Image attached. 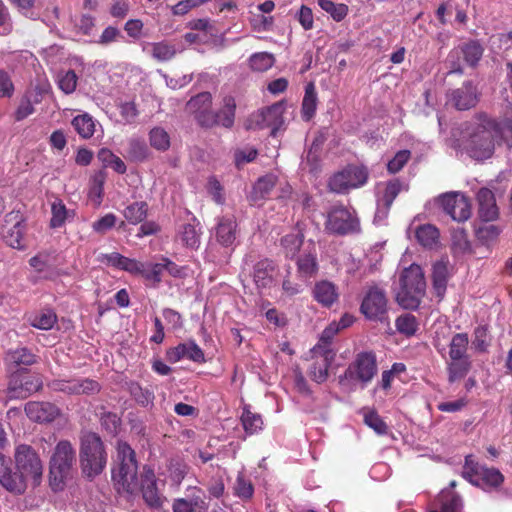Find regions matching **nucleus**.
<instances>
[{
  "label": "nucleus",
  "instance_id": "nucleus-51",
  "mask_svg": "<svg viewBox=\"0 0 512 512\" xmlns=\"http://www.w3.org/2000/svg\"><path fill=\"white\" fill-rule=\"evenodd\" d=\"M276 185V177L274 175H265L258 179L253 188L255 199H264L269 196Z\"/></svg>",
  "mask_w": 512,
  "mask_h": 512
},
{
  "label": "nucleus",
  "instance_id": "nucleus-24",
  "mask_svg": "<svg viewBox=\"0 0 512 512\" xmlns=\"http://www.w3.org/2000/svg\"><path fill=\"white\" fill-rule=\"evenodd\" d=\"M449 261L441 259L433 264L432 268V290L435 296L441 301L446 293L449 279Z\"/></svg>",
  "mask_w": 512,
  "mask_h": 512
},
{
  "label": "nucleus",
  "instance_id": "nucleus-5",
  "mask_svg": "<svg viewBox=\"0 0 512 512\" xmlns=\"http://www.w3.org/2000/svg\"><path fill=\"white\" fill-rule=\"evenodd\" d=\"M360 312L367 320L381 323L388 322L386 292L376 285L368 287L360 305Z\"/></svg>",
  "mask_w": 512,
  "mask_h": 512
},
{
  "label": "nucleus",
  "instance_id": "nucleus-28",
  "mask_svg": "<svg viewBox=\"0 0 512 512\" xmlns=\"http://www.w3.org/2000/svg\"><path fill=\"white\" fill-rule=\"evenodd\" d=\"M462 508V500L450 489H443L434 506L429 512H459Z\"/></svg>",
  "mask_w": 512,
  "mask_h": 512
},
{
  "label": "nucleus",
  "instance_id": "nucleus-59",
  "mask_svg": "<svg viewBox=\"0 0 512 512\" xmlns=\"http://www.w3.org/2000/svg\"><path fill=\"white\" fill-rule=\"evenodd\" d=\"M490 341L491 338L487 326L480 325L475 328L473 345L478 352H486Z\"/></svg>",
  "mask_w": 512,
  "mask_h": 512
},
{
  "label": "nucleus",
  "instance_id": "nucleus-26",
  "mask_svg": "<svg viewBox=\"0 0 512 512\" xmlns=\"http://www.w3.org/2000/svg\"><path fill=\"white\" fill-rule=\"evenodd\" d=\"M477 200L479 203V217L483 221L490 222L498 217L499 213L495 196L490 189L481 188L477 193Z\"/></svg>",
  "mask_w": 512,
  "mask_h": 512
},
{
  "label": "nucleus",
  "instance_id": "nucleus-14",
  "mask_svg": "<svg viewBox=\"0 0 512 512\" xmlns=\"http://www.w3.org/2000/svg\"><path fill=\"white\" fill-rule=\"evenodd\" d=\"M112 479L119 492L135 493L138 488L137 463L118 464L112 471Z\"/></svg>",
  "mask_w": 512,
  "mask_h": 512
},
{
  "label": "nucleus",
  "instance_id": "nucleus-36",
  "mask_svg": "<svg viewBox=\"0 0 512 512\" xmlns=\"http://www.w3.org/2000/svg\"><path fill=\"white\" fill-rule=\"evenodd\" d=\"M317 93L314 83L310 82L305 87V94L302 100L301 116L304 121H310L317 109Z\"/></svg>",
  "mask_w": 512,
  "mask_h": 512
},
{
  "label": "nucleus",
  "instance_id": "nucleus-49",
  "mask_svg": "<svg viewBox=\"0 0 512 512\" xmlns=\"http://www.w3.org/2000/svg\"><path fill=\"white\" fill-rule=\"evenodd\" d=\"M322 10L328 13L333 20L340 22L348 14V6L343 3H334L331 0H317Z\"/></svg>",
  "mask_w": 512,
  "mask_h": 512
},
{
  "label": "nucleus",
  "instance_id": "nucleus-19",
  "mask_svg": "<svg viewBox=\"0 0 512 512\" xmlns=\"http://www.w3.org/2000/svg\"><path fill=\"white\" fill-rule=\"evenodd\" d=\"M450 100L458 110H468L478 102L477 89L471 81L464 82L460 88L451 92Z\"/></svg>",
  "mask_w": 512,
  "mask_h": 512
},
{
  "label": "nucleus",
  "instance_id": "nucleus-39",
  "mask_svg": "<svg viewBox=\"0 0 512 512\" xmlns=\"http://www.w3.org/2000/svg\"><path fill=\"white\" fill-rule=\"evenodd\" d=\"M148 215V204L145 201H136L125 207L123 216L128 223L137 225L142 223Z\"/></svg>",
  "mask_w": 512,
  "mask_h": 512
},
{
  "label": "nucleus",
  "instance_id": "nucleus-21",
  "mask_svg": "<svg viewBox=\"0 0 512 512\" xmlns=\"http://www.w3.org/2000/svg\"><path fill=\"white\" fill-rule=\"evenodd\" d=\"M141 490L145 502L153 508H159L162 505L163 498L156 487L154 471L150 468H144L141 476Z\"/></svg>",
  "mask_w": 512,
  "mask_h": 512
},
{
  "label": "nucleus",
  "instance_id": "nucleus-48",
  "mask_svg": "<svg viewBox=\"0 0 512 512\" xmlns=\"http://www.w3.org/2000/svg\"><path fill=\"white\" fill-rule=\"evenodd\" d=\"M126 157L132 162H142L148 157V147L143 140L131 139L128 142Z\"/></svg>",
  "mask_w": 512,
  "mask_h": 512
},
{
  "label": "nucleus",
  "instance_id": "nucleus-7",
  "mask_svg": "<svg viewBox=\"0 0 512 512\" xmlns=\"http://www.w3.org/2000/svg\"><path fill=\"white\" fill-rule=\"evenodd\" d=\"M75 462V451L68 441H60L50 462L51 485L58 486L69 474Z\"/></svg>",
  "mask_w": 512,
  "mask_h": 512
},
{
  "label": "nucleus",
  "instance_id": "nucleus-18",
  "mask_svg": "<svg viewBox=\"0 0 512 512\" xmlns=\"http://www.w3.org/2000/svg\"><path fill=\"white\" fill-rule=\"evenodd\" d=\"M54 388L64 393L77 395H93L98 393L101 389L97 381L89 378L59 380L54 383Z\"/></svg>",
  "mask_w": 512,
  "mask_h": 512
},
{
  "label": "nucleus",
  "instance_id": "nucleus-2",
  "mask_svg": "<svg viewBox=\"0 0 512 512\" xmlns=\"http://www.w3.org/2000/svg\"><path fill=\"white\" fill-rule=\"evenodd\" d=\"M79 457L82 471L87 477H95L104 470L107 454L101 438L96 433L82 432Z\"/></svg>",
  "mask_w": 512,
  "mask_h": 512
},
{
  "label": "nucleus",
  "instance_id": "nucleus-11",
  "mask_svg": "<svg viewBox=\"0 0 512 512\" xmlns=\"http://www.w3.org/2000/svg\"><path fill=\"white\" fill-rule=\"evenodd\" d=\"M439 205L454 221L464 222L471 216L469 198L461 192H447L439 196Z\"/></svg>",
  "mask_w": 512,
  "mask_h": 512
},
{
  "label": "nucleus",
  "instance_id": "nucleus-37",
  "mask_svg": "<svg viewBox=\"0 0 512 512\" xmlns=\"http://www.w3.org/2000/svg\"><path fill=\"white\" fill-rule=\"evenodd\" d=\"M201 491L197 488H192V494L188 498H178L174 500V512H193L195 508H200L204 505Z\"/></svg>",
  "mask_w": 512,
  "mask_h": 512
},
{
  "label": "nucleus",
  "instance_id": "nucleus-1",
  "mask_svg": "<svg viewBox=\"0 0 512 512\" xmlns=\"http://www.w3.org/2000/svg\"><path fill=\"white\" fill-rule=\"evenodd\" d=\"M426 291V281L422 268L411 264L400 275V290L396 300L405 309H417Z\"/></svg>",
  "mask_w": 512,
  "mask_h": 512
},
{
  "label": "nucleus",
  "instance_id": "nucleus-63",
  "mask_svg": "<svg viewBox=\"0 0 512 512\" xmlns=\"http://www.w3.org/2000/svg\"><path fill=\"white\" fill-rule=\"evenodd\" d=\"M78 77L74 70H69L59 77V88L65 93L70 94L75 91L77 87Z\"/></svg>",
  "mask_w": 512,
  "mask_h": 512
},
{
  "label": "nucleus",
  "instance_id": "nucleus-13",
  "mask_svg": "<svg viewBox=\"0 0 512 512\" xmlns=\"http://www.w3.org/2000/svg\"><path fill=\"white\" fill-rule=\"evenodd\" d=\"M277 275L278 266L269 258L257 261L251 273L253 282L258 290L271 288L276 281Z\"/></svg>",
  "mask_w": 512,
  "mask_h": 512
},
{
  "label": "nucleus",
  "instance_id": "nucleus-44",
  "mask_svg": "<svg viewBox=\"0 0 512 512\" xmlns=\"http://www.w3.org/2000/svg\"><path fill=\"white\" fill-rule=\"evenodd\" d=\"M24 411L27 416H59V409L50 402H29Z\"/></svg>",
  "mask_w": 512,
  "mask_h": 512
},
{
  "label": "nucleus",
  "instance_id": "nucleus-62",
  "mask_svg": "<svg viewBox=\"0 0 512 512\" xmlns=\"http://www.w3.org/2000/svg\"><path fill=\"white\" fill-rule=\"evenodd\" d=\"M117 461L119 464H134L137 463L135 459V452L132 448L123 441L117 443Z\"/></svg>",
  "mask_w": 512,
  "mask_h": 512
},
{
  "label": "nucleus",
  "instance_id": "nucleus-43",
  "mask_svg": "<svg viewBox=\"0 0 512 512\" xmlns=\"http://www.w3.org/2000/svg\"><path fill=\"white\" fill-rule=\"evenodd\" d=\"M98 160L103 164L104 167H111L115 172L119 174L126 173L127 167L123 160L116 156L110 149L101 148L97 153Z\"/></svg>",
  "mask_w": 512,
  "mask_h": 512
},
{
  "label": "nucleus",
  "instance_id": "nucleus-60",
  "mask_svg": "<svg viewBox=\"0 0 512 512\" xmlns=\"http://www.w3.org/2000/svg\"><path fill=\"white\" fill-rule=\"evenodd\" d=\"M116 222V215L113 213H107L92 223V229L94 232L104 235L116 225Z\"/></svg>",
  "mask_w": 512,
  "mask_h": 512
},
{
  "label": "nucleus",
  "instance_id": "nucleus-64",
  "mask_svg": "<svg viewBox=\"0 0 512 512\" xmlns=\"http://www.w3.org/2000/svg\"><path fill=\"white\" fill-rule=\"evenodd\" d=\"M153 57L159 61L170 60L175 55L173 46L165 42L154 43L152 47Z\"/></svg>",
  "mask_w": 512,
  "mask_h": 512
},
{
  "label": "nucleus",
  "instance_id": "nucleus-45",
  "mask_svg": "<svg viewBox=\"0 0 512 512\" xmlns=\"http://www.w3.org/2000/svg\"><path fill=\"white\" fill-rule=\"evenodd\" d=\"M471 368V361L469 358H462L459 360H450L447 366L449 382H455L466 376Z\"/></svg>",
  "mask_w": 512,
  "mask_h": 512
},
{
  "label": "nucleus",
  "instance_id": "nucleus-12",
  "mask_svg": "<svg viewBox=\"0 0 512 512\" xmlns=\"http://www.w3.org/2000/svg\"><path fill=\"white\" fill-rule=\"evenodd\" d=\"M187 110L194 116L197 124L205 129L212 123V95L210 92H201L192 97L186 105Z\"/></svg>",
  "mask_w": 512,
  "mask_h": 512
},
{
  "label": "nucleus",
  "instance_id": "nucleus-30",
  "mask_svg": "<svg viewBox=\"0 0 512 512\" xmlns=\"http://www.w3.org/2000/svg\"><path fill=\"white\" fill-rule=\"evenodd\" d=\"M74 216L75 212L73 210H68L61 199L55 198L54 201L51 202L50 228H61L65 225L67 220L73 219Z\"/></svg>",
  "mask_w": 512,
  "mask_h": 512
},
{
  "label": "nucleus",
  "instance_id": "nucleus-38",
  "mask_svg": "<svg viewBox=\"0 0 512 512\" xmlns=\"http://www.w3.org/2000/svg\"><path fill=\"white\" fill-rule=\"evenodd\" d=\"M192 220L193 222H197L196 218H193ZM200 235L201 232L196 229L195 223L183 224L178 231V236L182 244L191 249H197L199 247Z\"/></svg>",
  "mask_w": 512,
  "mask_h": 512
},
{
  "label": "nucleus",
  "instance_id": "nucleus-15",
  "mask_svg": "<svg viewBox=\"0 0 512 512\" xmlns=\"http://www.w3.org/2000/svg\"><path fill=\"white\" fill-rule=\"evenodd\" d=\"M236 107L235 98L232 95H225L222 98L219 110L216 112L212 110L210 114L212 123L205 126V129H211L216 126L231 129L235 123Z\"/></svg>",
  "mask_w": 512,
  "mask_h": 512
},
{
  "label": "nucleus",
  "instance_id": "nucleus-23",
  "mask_svg": "<svg viewBox=\"0 0 512 512\" xmlns=\"http://www.w3.org/2000/svg\"><path fill=\"white\" fill-rule=\"evenodd\" d=\"M237 226L233 215L221 217L215 228L217 242L224 247L232 246L237 237Z\"/></svg>",
  "mask_w": 512,
  "mask_h": 512
},
{
  "label": "nucleus",
  "instance_id": "nucleus-34",
  "mask_svg": "<svg viewBox=\"0 0 512 512\" xmlns=\"http://www.w3.org/2000/svg\"><path fill=\"white\" fill-rule=\"evenodd\" d=\"M19 376H14L10 386L8 388V397L9 398H15V397H26L27 394H29L32 391L37 390L41 383L36 379L35 381L33 379H29V377H24L20 380V385L17 386Z\"/></svg>",
  "mask_w": 512,
  "mask_h": 512
},
{
  "label": "nucleus",
  "instance_id": "nucleus-6",
  "mask_svg": "<svg viewBox=\"0 0 512 512\" xmlns=\"http://www.w3.org/2000/svg\"><path fill=\"white\" fill-rule=\"evenodd\" d=\"M494 138V131L488 127L487 119L470 135L466 145L469 155L476 160L490 158L495 150Z\"/></svg>",
  "mask_w": 512,
  "mask_h": 512
},
{
  "label": "nucleus",
  "instance_id": "nucleus-55",
  "mask_svg": "<svg viewBox=\"0 0 512 512\" xmlns=\"http://www.w3.org/2000/svg\"><path fill=\"white\" fill-rule=\"evenodd\" d=\"M404 188L403 183L399 179H392L386 183L382 201L384 206L389 209L396 197L399 195V193Z\"/></svg>",
  "mask_w": 512,
  "mask_h": 512
},
{
  "label": "nucleus",
  "instance_id": "nucleus-17",
  "mask_svg": "<svg viewBox=\"0 0 512 512\" xmlns=\"http://www.w3.org/2000/svg\"><path fill=\"white\" fill-rule=\"evenodd\" d=\"M166 358L171 363H176L184 358L196 363H204L205 356L203 350L194 340L180 343L167 350Z\"/></svg>",
  "mask_w": 512,
  "mask_h": 512
},
{
  "label": "nucleus",
  "instance_id": "nucleus-41",
  "mask_svg": "<svg viewBox=\"0 0 512 512\" xmlns=\"http://www.w3.org/2000/svg\"><path fill=\"white\" fill-rule=\"evenodd\" d=\"M71 124L78 135L83 139H90L95 133V121L88 113L75 116Z\"/></svg>",
  "mask_w": 512,
  "mask_h": 512
},
{
  "label": "nucleus",
  "instance_id": "nucleus-22",
  "mask_svg": "<svg viewBox=\"0 0 512 512\" xmlns=\"http://www.w3.org/2000/svg\"><path fill=\"white\" fill-rule=\"evenodd\" d=\"M4 362L10 370H21L37 362V355L26 347H18L6 352Z\"/></svg>",
  "mask_w": 512,
  "mask_h": 512
},
{
  "label": "nucleus",
  "instance_id": "nucleus-61",
  "mask_svg": "<svg viewBox=\"0 0 512 512\" xmlns=\"http://www.w3.org/2000/svg\"><path fill=\"white\" fill-rule=\"evenodd\" d=\"M128 390L131 396L141 405H147L153 398L150 391L143 389L139 383L134 381L128 384Z\"/></svg>",
  "mask_w": 512,
  "mask_h": 512
},
{
  "label": "nucleus",
  "instance_id": "nucleus-27",
  "mask_svg": "<svg viewBox=\"0 0 512 512\" xmlns=\"http://www.w3.org/2000/svg\"><path fill=\"white\" fill-rule=\"evenodd\" d=\"M313 297L323 307L330 308L338 301V287L331 281L321 280L313 288Z\"/></svg>",
  "mask_w": 512,
  "mask_h": 512
},
{
  "label": "nucleus",
  "instance_id": "nucleus-46",
  "mask_svg": "<svg viewBox=\"0 0 512 512\" xmlns=\"http://www.w3.org/2000/svg\"><path fill=\"white\" fill-rule=\"evenodd\" d=\"M451 241V248L454 253L465 254L472 252L468 234L463 228H457L452 231Z\"/></svg>",
  "mask_w": 512,
  "mask_h": 512
},
{
  "label": "nucleus",
  "instance_id": "nucleus-29",
  "mask_svg": "<svg viewBox=\"0 0 512 512\" xmlns=\"http://www.w3.org/2000/svg\"><path fill=\"white\" fill-rule=\"evenodd\" d=\"M415 238L422 247L434 249L439 244L440 232L432 224H423L416 228Z\"/></svg>",
  "mask_w": 512,
  "mask_h": 512
},
{
  "label": "nucleus",
  "instance_id": "nucleus-40",
  "mask_svg": "<svg viewBox=\"0 0 512 512\" xmlns=\"http://www.w3.org/2000/svg\"><path fill=\"white\" fill-rule=\"evenodd\" d=\"M469 337L467 333H456L449 343L450 360L469 358L467 354Z\"/></svg>",
  "mask_w": 512,
  "mask_h": 512
},
{
  "label": "nucleus",
  "instance_id": "nucleus-47",
  "mask_svg": "<svg viewBox=\"0 0 512 512\" xmlns=\"http://www.w3.org/2000/svg\"><path fill=\"white\" fill-rule=\"evenodd\" d=\"M24 228V225L18 222L4 231L3 238L6 244L15 249H23L25 247Z\"/></svg>",
  "mask_w": 512,
  "mask_h": 512
},
{
  "label": "nucleus",
  "instance_id": "nucleus-10",
  "mask_svg": "<svg viewBox=\"0 0 512 512\" xmlns=\"http://www.w3.org/2000/svg\"><path fill=\"white\" fill-rule=\"evenodd\" d=\"M377 360L373 352H361L345 371V378L363 384L371 382L377 373Z\"/></svg>",
  "mask_w": 512,
  "mask_h": 512
},
{
  "label": "nucleus",
  "instance_id": "nucleus-56",
  "mask_svg": "<svg viewBox=\"0 0 512 512\" xmlns=\"http://www.w3.org/2000/svg\"><path fill=\"white\" fill-rule=\"evenodd\" d=\"M501 229L494 224H484L476 230L477 239L484 245H489L497 240Z\"/></svg>",
  "mask_w": 512,
  "mask_h": 512
},
{
  "label": "nucleus",
  "instance_id": "nucleus-58",
  "mask_svg": "<svg viewBox=\"0 0 512 512\" xmlns=\"http://www.w3.org/2000/svg\"><path fill=\"white\" fill-rule=\"evenodd\" d=\"M411 158V151L403 149L398 151L387 163V170L390 174H396L403 169Z\"/></svg>",
  "mask_w": 512,
  "mask_h": 512
},
{
  "label": "nucleus",
  "instance_id": "nucleus-8",
  "mask_svg": "<svg viewBox=\"0 0 512 512\" xmlns=\"http://www.w3.org/2000/svg\"><path fill=\"white\" fill-rule=\"evenodd\" d=\"M325 228L332 234L347 235L359 232L360 223L355 212L341 205L328 212Z\"/></svg>",
  "mask_w": 512,
  "mask_h": 512
},
{
  "label": "nucleus",
  "instance_id": "nucleus-20",
  "mask_svg": "<svg viewBox=\"0 0 512 512\" xmlns=\"http://www.w3.org/2000/svg\"><path fill=\"white\" fill-rule=\"evenodd\" d=\"M488 127L494 131L498 145L512 149V109L499 120L488 119Z\"/></svg>",
  "mask_w": 512,
  "mask_h": 512
},
{
  "label": "nucleus",
  "instance_id": "nucleus-25",
  "mask_svg": "<svg viewBox=\"0 0 512 512\" xmlns=\"http://www.w3.org/2000/svg\"><path fill=\"white\" fill-rule=\"evenodd\" d=\"M10 467V460L0 453V484L9 492L24 493V484L20 478H15Z\"/></svg>",
  "mask_w": 512,
  "mask_h": 512
},
{
  "label": "nucleus",
  "instance_id": "nucleus-16",
  "mask_svg": "<svg viewBox=\"0 0 512 512\" xmlns=\"http://www.w3.org/2000/svg\"><path fill=\"white\" fill-rule=\"evenodd\" d=\"M314 363L309 370V376L317 383H323L328 377V369L334 360L335 352L333 350H323L321 346H314Z\"/></svg>",
  "mask_w": 512,
  "mask_h": 512
},
{
  "label": "nucleus",
  "instance_id": "nucleus-32",
  "mask_svg": "<svg viewBox=\"0 0 512 512\" xmlns=\"http://www.w3.org/2000/svg\"><path fill=\"white\" fill-rule=\"evenodd\" d=\"M457 47L467 65L470 67L478 65L484 53V48L478 40H469Z\"/></svg>",
  "mask_w": 512,
  "mask_h": 512
},
{
  "label": "nucleus",
  "instance_id": "nucleus-9",
  "mask_svg": "<svg viewBox=\"0 0 512 512\" xmlns=\"http://www.w3.org/2000/svg\"><path fill=\"white\" fill-rule=\"evenodd\" d=\"M368 170L364 166L348 165L335 173L329 180V188L336 193L363 186L368 180Z\"/></svg>",
  "mask_w": 512,
  "mask_h": 512
},
{
  "label": "nucleus",
  "instance_id": "nucleus-52",
  "mask_svg": "<svg viewBox=\"0 0 512 512\" xmlns=\"http://www.w3.org/2000/svg\"><path fill=\"white\" fill-rule=\"evenodd\" d=\"M395 326L399 333L406 336H412L418 330L417 319L412 314H404L399 316L395 321Z\"/></svg>",
  "mask_w": 512,
  "mask_h": 512
},
{
  "label": "nucleus",
  "instance_id": "nucleus-42",
  "mask_svg": "<svg viewBox=\"0 0 512 512\" xmlns=\"http://www.w3.org/2000/svg\"><path fill=\"white\" fill-rule=\"evenodd\" d=\"M304 241V234L301 231L289 233L280 239V245L287 258H294L299 252Z\"/></svg>",
  "mask_w": 512,
  "mask_h": 512
},
{
  "label": "nucleus",
  "instance_id": "nucleus-50",
  "mask_svg": "<svg viewBox=\"0 0 512 512\" xmlns=\"http://www.w3.org/2000/svg\"><path fill=\"white\" fill-rule=\"evenodd\" d=\"M150 145L159 151H166L170 147V136L161 127H154L149 132Z\"/></svg>",
  "mask_w": 512,
  "mask_h": 512
},
{
  "label": "nucleus",
  "instance_id": "nucleus-54",
  "mask_svg": "<svg viewBox=\"0 0 512 512\" xmlns=\"http://www.w3.org/2000/svg\"><path fill=\"white\" fill-rule=\"evenodd\" d=\"M275 59L272 54L260 52L253 54L249 59V65L254 71L263 72L273 66Z\"/></svg>",
  "mask_w": 512,
  "mask_h": 512
},
{
  "label": "nucleus",
  "instance_id": "nucleus-31",
  "mask_svg": "<svg viewBox=\"0 0 512 512\" xmlns=\"http://www.w3.org/2000/svg\"><path fill=\"white\" fill-rule=\"evenodd\" d=\"M106 257L108 263L113 267L134 275H140L143 272V263L136 259L125 257L117 252L110 253Z\"/></svg>",
  "mask_w": 512,
  "mask_h": 512
},
{
  "label": "nucleus",
  "instance_id": "nucleus-57",
  "mask_svg": "<svg viewBox=\"0 0 512 512\" xmlns=\"http://www.w3.org/2000/svg\"><path fill=\"white\" fill-rule=\"evenodd\" d=\"M143 272L140 273L139 276H142L144 279L153 282L155 286L161 283L162 281V272L164 271L162 262L160 263H143Z\"/></svg>",
  "mask_w": 512,
  "mask_h": 512
},
{
  "label": "nucleus",
  "instance_id": "nucleus-4",
  "mask_svg": "<svg viewBox=\"0 0 512 512\" xmlns=\"http://www.w3.org/2000/svg\"><path fill=\"white\" fill-rule=\"evenodd\" d=\"M462 476L471 484L482 489L497 488L503 481L504 476L495 468H488L475 461L472 455L465 457Z\"/></svg>",
  "mask_w": 512,
  "mask_h": 512
},
{
  "label": "nucleus",
  "instance_id": "nucleus-33",
  "mask_svg": "<svg viewBox=\"0 0 512 512\" xmlns=\"http://www.w3.org/2000/svg\"><path fill=\"white\" fill-rule=\"evenodd\" d=\"M283 107L281 104H274L261 110L260 116L263 127L272 129V134L280 128L283 123Z\"/></svg>",
  "mask_w": 512,
  "mask_h": 512
},
{
  "label": "nucleus",
  "instance_id": "nucleus-3",
  "mask_svg": "<svg viewBox=\"0 0 512 512\" xmlns=\"http://www.w3.org/2000/svg\"><path fill=\"white\" fill-rule=\"evenodd\" d=\"M14 458L15 478L22 480L24 491L28 482H31L33 486L39 485L43 474V465L36 452L30 446L22 444L16 447Z\"/></svg>",
  "mask_w": 512,
  "mask_h": 512
},
{
  "label": "nucleus",
  "instance_id": "nucleus-53",
  "mask_svg": "<svg viewBox=\"0 0 512 512\" xmlns=\"http://www.w3.org/2000/svg\"><path fill=\"white\" fill-rule=\"evenodd\" d=\"M57 322V315L52 310H46L35 315L31 321V326L40 330H50Z\"/></svg>",
  "mask_w": 512,
  "mask_h": 512
},
{
  "label": "nucleus",
  "instance_id": "nucleus-35",
  "mask_svg": "<svg viewBox=\"0 0 512 512\" xmlns=\"http://www.w3.org/2000/svg\"><path fill=\"white\" fill-rule=\"evenodd\" d=\"M318 272L316 253H304L297 260L298 276L304 280L314 277Z\"/></svg>",
  "mask_w": 512,
  "mask_h": 512
}]
</instances>
